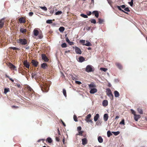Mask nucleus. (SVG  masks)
I'll return each mask as SVG.
<instances>
[{"label": "nucleus", "mask_w": 147, "mask_h": 147, "mask_svg": "<svg viewBox=\"0 0 147 147\" xmlns=\"http://www.w3.org/2000/svg\"><path fill=\"white\" fill-rule=\"evenodd\" d=\"M85 120L86 121V122H90V123H92V121L91 120H89V119H86Z\"/></svg>", "instance_id": "54"}, {"label": "nucleus", "mask_w": 147, "mask_h": 147, "mask_svg": "<svg viewBox=\"0 0 147 147\" xmlns=\"http://www.w3.org/2000/svg\"><path fill=\"white\" fill-rule=\"evenodd\" d=\"M46 141L49 143H51L52 142L51 138L50 137H48Z\"/></svg>", "instance_id": "25"}, {"label": "nucleus", "mask_w": 147, "mask_h": 147, "mask_svg": "<svg viewBox=\"0 0 147 147\" xmlns=\"http://www.w3.org/2000/svg\"><path fill=\"white\" fill-rule=\"evenodd\" d=\"M82 127L80 126H79L77 127V130L78 131H81Z\"/></svg>", "instance_id": "53"}, {"label": "nucleus", "mask_w": 147, "mask_h": 147, "mask_svg": "<svg viewBox=\"0 0 147 147\" xmlns=\"http://www.w3.org/2000/svg\"><path fill=\"white\" fill-rule=\"evenodd\" d=\"M131 110L132 112V113L134 115L135 114H135V112L134 110H133V109H131Z\"/></svg>", "instance_id": "60"}, {"label": "nucleus", "mask_w": 147, "mask_h": 147, "mask_svg": "<svg viewBox=\"0 0 147 147\" xmlns=\"http://www.w3.org/2000/svg\"><path fill=\"white\" fill-rule=\"evenodd\" d=\"M91 115L90 114H89L86 117V119H89L91 117Z\"/></svg>", "instance_id": "43"}, {"label": "nucleus", "mask_w": 147, "mask_h": 147, "mask_svg": "<svg viewBox=\"0 0 147 147\" xmlns=\"http://www.w3.org/2000/svg\"><path fill=\"white\" fill-rule=\"evenodd\" d=\"M90 21L91 22V23H93L94 24H95L96 22V20L94 19H91Z\"/></svg>", "instance_id": "38"}, {"label": "nucleus", "mask_w": 147, "mask_h": 147, "mask_svg": "<svg viewBox=\"0 0 147 147\" xmlns=\"http://www.w3.org/2000/svg\"><path fill=\"white\" fill-rule=\"evenodd\" d=\"M78 132V134L80 136H82V134L83 132V131H81Z\"/></svg>", "instance_id": "47"}, {"label": "nucleus", "mask_w": 147, "mask_h": 147, "mask_svg": "<svg viewBox=\"0 0 147 147\" xmlns=\"http://www.w3.org/2000/svg\"><path fill=\"white\" fill-rule=\"evenodd\" d=\"M65 30V28L62 26L60 27L59 28V31L61 32H63Z\"/></svg>", "instance_id": "26"}, {"label": "nucleus", "mask_w": 147, "mask_h": 147, "mask_svg": "<svg viewBox=\"0 0 147 147\" xmlns=\"http://www.w3.org/2000/svg\"><path fill=\"white\" fill-rule=\"evenodd\" d=\"M62 13V12L61 11H59L55 13V15H60Z\"/></svg>", "instance_id": "45"}, {"label": "nucleus", "mask_w": 147, "mask_h": 147, "mask_svg": "<svg viewBox=\"0 0 147 147\" xmlns=\"http://www.w3.org/2000/svg\"><path fill=\"white\" fill-rule=\"evenodd\" d=\"M41 9L46 11L47 10V8L45 6L40 7Z\"/></svg>", "instance_id": "36"}, {"label": "nucleus", "mask_w": 147, "mask_h": 147, "mask_svg": "<svg viewBox=\"0 0 147 147\" xmlns=\"http://www.w3.org/2000/svg\"><path fill=\"white\" fill-rule=\"evenodd\" d=\"M33 33L34 35L35 36H37L39 34L38 31L36 29H34L33 31Z\"/></svg>", "instance_id": "21"}, {"label": "nucleus", "mask_w": 147, "mask_h": 147, "mask_svg": "<svg viewBox=\"0 0 147 147\" xmlns=\"http://www.w3.org/2000/svg\"><path fill=\"white\" fill-rule=\"evenodd\" d=\"M123 9H124L125 8V5H123L120 6Z\"/></svg>", "instance_id": "61"}, {"label": "nucleus", "mask_w": 147, "mask_h": 147, "mask_svg": "<svg viewBox=\"0 0 147 147\" xmlns=\"http://www.w3.org/2000/svg\"><path fill=\"white\" fill-rule=\"evenodd\" d=\"M8 66L12 70H17L16 67L12 63H9V64Z\"/></svg>", "instance_id": "4"}, {"label": "nucleus", "mask_w": 147, "mask_h": 147, "mask_svg": "<svg viewBox=\"0 0 147 147\" xmlns=\"http://www.w3.org/2000/svg\"><path fill=\"white\" fill-rule=\"evenodd\" d=\"M73 118L74 120L76 122L78 121V120L77 119V116L75 115H74Z\"/></svg>", "instance_id": "46"}, {"label": "nucleus", "mask_w": 147, "mask_h": 147, "mask_svg": "<svg viewBox=\"0 0 147 147\" xmlns=\"http://www.w3.org/2000/svg\"><path fill=\"white\" fill-rule=\"evenodd\" d=\"M66 42L68 43L70 45H72L74 44V42L70 41L67 37L66 38Z\"/></svg>", "instance_id": "12"}, {"label": "nucleus", "mask_w": 147, "mask_h": 147, "mask_svg": "<svg viewBox=\"0 0 147 147\" xmlns=\"http://www.w3.org/2000/svg\"><path fill=\"white\" fill-rule=\"evenodd\" d=\"M61 46L62 48H65L67 47V45L65 43H64L61 44Z\"/></svg>", "instance_id": "40"}, {"label": "nucleus", "mask_w": 147, "mask_h": 147, "mask_svg": "<svg viewBox=\"0 0 147 147\" xmlns=\"http://www.w3.org/2000/svg\"><path fill=\"white\" fill-rule=\"evenodd\" d=\"M134 116V119L136 121H138V119L140 117V116L139 115H137L135 114Z\"/></svg>", "instance_id": "8"}, {"label": "nucleus", "mask_w": 147, "mask_h": 147, "mask_svg": "<svg viewBox=\"0 0 147 147\" xmlns=\"http://www.w3.org/2000/svg\"><path fill=\"white\" fill-rule=\"evenodd\" d=\"M82 140L83 145H85L87 144L88 141L86 138H84L82 139Z\"/></svg>", "instance_id": "6"}, {"label": "nucleus", "mask_w": 147, "mask_h": 147, "mask_svg": "<svg viewBox=\"0 0 147 147\" xmlns=\"http://www.w3.org/2000/svg\"><path fill=\"white\" fill-rule=\"evenodd\" d=\"M97 90L96 88H91L90 90V92L91 94H94L97 91Z\"/></svg>", "instance_id": "7"}, {"label": "nucleus", "mask_w": 147, "mask_h": 147, "mask_svg": "<svg viewBox=\"0 0 147 147\" xmlns=\"http://www.w3.org/2000/svg\"><path fill=\"white\" fill-rule=\"evenodd\" d=\"M120 124L125 125L124 120L123 119L119 123Z\"/></svg>", "instance_id": "50"}, {"label": "nucleus", "mask_w": 147, "mask_h": 147, "mask_svg": "<svg viewBox=\"0 0 147 147\" xmlns=\"http://www.w3.org/2000/svg\"><path fill=\"white\" fill-rule=\"evenodd\" d=\"M89 87L90 88H93L94 87V85L93 84H90L89 85Z\"/></svg>", "instance_id": "52"}, {"label": "nucleus", "mask_w": 147, "mask_h": 147, "mask_svg": "<svg viewBox=\"0 0 147 147\" xmlns=\"http://www.w3.org/2000/svg\"><path fill=\"white\" fill-rule=\"evenodd\" d=\"M3 18L2 19L0 20V28H2L4 24Z\"/></svg>", "instance_id": "16"}, {"label": "nucleus", "mask_w": 147, "mask_h": 147, "mask_svg": "<svg viewBox=\"0 0 147 147\" xmlns=\"http://www.w3.org/2000/svg\"><path fill=\"white\" fill-rule=\"evenodd\" d=\"M128 3L131 6H132L133 4V0H131V1L129 2Z\"/></svg>", "instance_id": "48"}, {"label": "nucleus", "mask_w": 147, "mask_h": 147, "mask_svg": "<svg viewBox=\"0 0 147 147\" xmlns=\"http://www.w3.org/2000/svg\"><path fill=\"white\" fill-rule=\"evenodd\" d=\"M112 132L113 133L115 136H117L120 133V132L119 131H117L116 132L112 131Z\"/></svg>", "instance_id": "35"}, {"label": "nucleus", "mask_w": 147, "mask_h": 147, "mask_svg": "<svg viewBox=\"0 0 147 147\" xmlns=\"http://www.w3.org/2000/svg\"><path fill=\"white\" fill-rule=\"evenodd\" d=\"M86 71L88 72L93 71V67L91 65H88L86 68Z\"/></svg>", "instance_id": "1"}, {"label": "nucleus", "mask_w": 147, "mask_h": 147, "mask_svg": "<svg viewBox=\"0 0 147 147\" xmlns=\"http://www.w3.org/2000/svg\"><path fill=\"white\" fill-rule=\"evenodd\" d=\"M110 98L111 100H112L113 99V96L112 93L111 94H110L108 95Z\"/></svg>", "instance_id": "37"}, {"label": "nucleus", "mask_w": 147, "mask_h": 147, "mask_svg": "<svg viewBox=\"0 0 147 147\" xmlns=\"http://www.w3.org/2000/svg\"><path fill=\"white\" fill-rule=\"evenodd\" d=\"M32 65L35 67H36L38 64V62L34 60H32Z\"/></svg>", "instance_id": "11"}, {"label": "nucleus", "mask_w": 147, "mask_h": 147, "mask_svg": "<svg viewBox=\"0 0 147 147\" xmlns=\"http://www.w3.org/2000/svg\"><path fill=\"white\" fill-rule=\"evenodd\" d=\"M75 82L76 84H78L79 85L81 84V82H80L78 81H75Z\"/></svg>", "instance_id": "58"}, {"label": "nucleus", "mask_w": 147, "mask_h": 147, "mask_svg": "<svg viewBox=\"0 0 147 147\" xmlns=\"http://www.w3.org/2000/svg\"><path fill=\"white\" fill-rule=\"evenodd\" d=\"M19 20L20 23H24L26 22L25 20H24L23 18H20L19 19Z\"/></svg>", "instance_id": "27"}, {"label": "nucleus", "mask_w": 147, "mask_h": 147, "mask_svg": "<svg viewBox=\"0 0 147 147\" xmlns=\"http://www.w3.org/2000/svg\"><path fill=\"white\" fill-rule=\"evenodd\" d=\"M108 102L107 100H104L102 102V104L103 106L106 107L108 105Z\"/></svg>", "instance_id": "9"}, {"label": "nucleus", "mask_w": 147, "mask_h": 147, "mask_svg": "<svg viewBox=\"0 0 147 147\" xmlns=\"http://www.w3.org/2000/svg\"><path fill=\"white\" fill-rule=\"evenodd\" d=\"M9 91V89L8 88H5L4 90V93L6 94L7 92Z\"/></svg>", "instance_id": "31"}, {"label": "nucleus", "mask_w": 147, "mask_h": 147, "mask_svg": "<svg viewBox=\"0 0 147 147\" xmlns=\"http://www.w3.org/2000/svg\"><path fill=\"white\" fill-rule=\"evenodd\" d=\"M27 89L30 92H32L33 91V89L30 86H28L27 87Z\"/></svg>", "instance_id": "49"}, {"label": "nucleus", "mask_w": 147, "mask_h": 147, "mask_svg": "<svg viewBox=\"0 0 147 147\" xmlns=\"http://www.w3.org/2000/svg\"><path fill=\"white\" fill-rule=\"evenodd\" d=\"M32 78L36 79L37 78L36 74L35 73H32Z\"/></svg>", "instance_id": "28"}, {"label": "nucleus", "mask_w": 147, "mask_h": 147, "mask_svg": "<svg viewBox=\"0 0 147 147\" xmlns=\"http://www.w3.org/2000/svg\"><path fill=\"white\" fill-rule=\"evenodd\" d=\"M108 115L107 113L105 114L104 115L103 119L105 121H107L108 119Z\"/></svg>", "instance_id": "10"}, {"label": "nucleus", "mask_w": 147, "mask_h": 147, "mask_svg": "<svg viewBox=\"0 0 147 147\" xmlns=\"http://www.w3.org/2000/svg\"><path fill=\"white\" fill-rule=\"evenodd\" d=\"M98 23L99 24H101L103 22V20L101 19L100 18H99L98 19Z\"/></svg>", "instance_id": "44"}, {"label": "nucleus", "mask_w": 147, "mask_h": 147, "mask_svg": "<svg viewBox=\"0 0 147 147\" xmlns=\"http://www.w3.org/2000/svg\"><path fill=\"white\" fill-rule=\"evenodd\" d=\"M93 14H94L95 16L97 18L99 16V13L97 11H94L92 12Z\"/></svg>", "instance_id": "13"}, {"label": "nucleus", "mask_w": 147, "mask_h": 147, "mask_svg": "<svg viewBox=\"0 0 147 147\" xmlns=\"http://www.w3.org/2000/svg\"><path fill=\"white\" fill-rule=\"evenodd\" d=\"M86 43L85 44H83V45H85L88 47L91 46H92V44L91 43L89 42L87 40L86 41Z\"/></svg>", "instance_id": "20"}, {"label": "nucleus", "mask_w": 147, "mask_h": 147, "mask_svg": "<svg viewBox=\"0 0 147 147\" xmlns=\"http://www.w3.org/2000/svg\"><path fill=\"white\" fill-rule=\"evenodd\" d=\"M43 37V36L42 34H39L38 36V37L40 39H41Z\"/></svg>", "instance_id": "56"}, {"label": "nucleus", "mask_w": 147, "mask_h": 147, "mask_svg": "<svg viewBox=\"0 0 147 147\" xmlns=\"http://www.w3.org/2000/svg\"><path fill=\"white\" fill-rule=\"evenodd\" d=\"M9 79L10 80H11L12 82H14L13 80L11 78L9 77Z\"/></svg>", "instance_id": "64"}, {"label": "nucleus", "mask_w": 147, "mask_h": 147, "mask_svg": "<svg viewBox=\"0 0 147 147\" xmlns=\"http://www.w3.org/2000/svg\"><path fill=\"white\" fill-rule=\"evenodd\" d=\"M33 14V13L32 12H30L29 13V15L30 16H32Z\"/></svg>", "instance_id": "59"}, {"label": "nucleus", "mask_w": 147, "mask_h": 147, "mask_svg": "<svg viewBox=\"0 0 147 147\" xmlns=\"http://www.w3.org/2000/svg\"><path fill=\"white\" fill-rule=\"evenodd\" d=\"M42 59L44 60L45 62H47L48 61V59L46 55L44 54H42Z\"/></svg>", "instance_id": "5"}, {"label": "nucleus", "mask_w": 147, "mask_h": 147, "mask_svg": "<svg viewBox=\"0 0 147 147\" xmlns=\"http://www.w3.org/2000/svg\"><path fill=\"white\" fill-rule=\"evenodd\" d=\"M98 142L100 143H102L103 141V139L101 136H99L98 137Z\"/></svg>", "instance_id": "15"}, {"label": "nucleus", "mask_w": 147, "mask_h": 147, "mask_svg": "<svg viewBox=\"0 0 147 147\" xmlns=\"http://www.w3.org/2000/svg\"><path fill=\"white\" fill-rule=\"evenodd\" d=\"M115 65L119 69H122V66L119 63H115Z\"/></svg>", "instance_id": "23"}, {"label": "nucleus", "mask_w": 147, "mask_h": 147, "mask_svg": "<svg viewBox=\"0 0 147 147\" xmlns=\"http://www.w3.org/2000/svg\"><path fill=\"white\" fill-rule=\"evenodd\" d=\"M106 93L107 94V95H108L112 93L111 90L109 88H107L106 89Z\"/></svg>", "instance_id": "17"}, {"label": "nucleus", "mask_w": 147, "mask_h": 147, "mask_svg": "<svg viewBox=\"0 0 147 147\" xmlns=\"http://www.w3.org/2000/svg\"><path fill=\"white\" fill-rule=\"evenodd\" d=\"M117 8H118V9L119 10H120V11H123V12H125V13H127H127H127V12H125L123 10H122V9H121V6H117Z\"/></svg>", "instance_id": "33"}, {"label": "nucleus", "mask_w": 147, "mask_h": 147, "mask_svg": "<svg viewBox=\"0 0 147 147\" xmlns=\"http://www.w3.org/2000/svg\"><path fill=\"white\" fill-rule=\"evenodd\" d=\"M85 60V59L83 57L80 56L79 58V61L80 62H82Z\"/></svg>", "instance_id": "22"}, {"label": "nucleus", "mask_w": 147, "mask_h": 147, "mask_svg": "<svg viewBox=\"0 0 147 147\" xmlns=\"http://www.w3.org/2000/svg\"><path fill=\"white\" fill-rule=\"evenodd\" d=\"M56 140L57 142H59V139L57 137H56Z\"/></svg>", "instance_id": "63"}, {"label": "nucleus", "mask_w": 147, "mask_h": 147, "mask_svg": "<svg viewBox=\"0 0 147 147\" xmlns=\"http://www.w3.org/2000/svg\"><path fill=\"white\" fill-rule=\"evenodd\" d=\"M137 110L139 112V113H140V114H143V112L142 111V109L140 108H138L137 109Z\"/></svg>", "instance_id": "24"}, {"label": "nucleus", "mask_w": 147, "mask_h": 147, "mask_svg": "<svg viewBox=\"0 0 147 147\" xmlns=\"http://www.w3.org/2000/svg\"><path fill=\"white\" fill-rule=\"evenodd\" d=\"M18 42L22 45H26L27 43V40L25 38L20 39H19Z\"/></svg>", "instance_id": "2"}, {"label": "nucleus", "mask_w": 147, "mask_h": 147, "mask_svg": "<svg viewBox=\"0 0 147 147\" xmlns=\"http://www.w3.org/2000/svg\"><path fill=\"white\" fill-rule=\"evenodd\" d=\"M24 64L25 67L27 68H29V65L27 61H24Z\"/></svg>", "instance_id": "14"}, {"label": "nucleus", "mask_w": 147, "mask_h": 147, "mask_svg": "<svg viewBox=\"0 0 147 147\" xmlns=\"http://www.w3.org/2000/svg\"><path fill=\"white\" fill-rule=\"evenodd\" d=\"M11 48L13 50H17L18 49L17 48H16V47H11Z\"/></svg>", "instance_id": "62"}, {"label": "nucleus", "mask_w": 147, "mask_h": 147, "mask_svg": "<svg viewBox=\"0 0 147 147\" xmlns=\"http://www.w3.org/2000/svg\"><path fill=\"white\" fill-rule=\"evenodd\" d=\"M63 94L66 97V91L65 89H63Z\"/></svg>", "instance_id": "41"}, {"label": "nucleus", "mask_w": 147, "mask_h": 147, "mask_svg": "<svg viewBox=\"0 0 147 147\" xmlns=\"http://www.w3.org/2000/svg\"><path fill=\"white\" fill-rule=\"evenodd\" d=\"M80 16L81 17H82L84 18H88V16L87 15L84 14L83 13L81 14Z\"/></svg>", "instance_id": "32"}, {"label": "nucleus", "mask_w": 147, "mask_h": 147, "mask_svg": "<svg viewBox=\"0 0 147 147\" xmlns=\"http://www.w3.org/2000/svg\"><path fill=\"white\" fill-rule=\"evenodd\" d=\"M115 96L116 97H118L119 96V92L117 91H114Z\"/></svg>", "instance_id": "19"}, {"label": "nucleus", "mask_w": 147, "mask_h": 147, "mask_svg": "<svg viewBox=\"0 0 147 147\" xmlns=\"http://www.w3.org/2000/svg\"><path fill=\"white\" fill-rule=\"evenodd\" d=\"M73 48L75 49V51L77 54H81L82 51L79 48L77 47H74Z\"/></svg>", "instance_id": "3"}, {"label": "nucleus", "mask_w": 147, "mask_h": 147, "mask_svg": "<svg viewBox=\"0 0 147 147\" xmlns=\"http://www.w3.org/2000/svg\"><path fill=\"white\" fill-rule=\"evenodd\" d=\"M46 23L47 24H50L52 23V21L51 20H49L46 21Z\"/></svg>", "instance_id": "42"}, {"label": "nucleus", "mask_w": 147, "mask_h": 147, "mask_svg": "<svg viewBox=\"0 0 147 147\" xmlns=\"http://www.w3.org/2000/svg\"><path fill=\"white\" fill-rule=\"evenodd\" d=\"M85 40H81L80 41V42L82 43L83 45V44H85Z\"/></svg>", "instance_id": "55"}, {"label": "nucleus", "mask_w": 147, "mask_h": 147, "mask_svg": "<svg viewBox=\"0 0 147 147\" xmlns=\"http://www.w3.org/2000/svg\"><path fill=\"white\" fill-rule=\"evenodd\" d=\"M100 69L101 71H102L105 72L107 71V68H105L101 67L100 68Z\"/></svg>", "instance_id": "39"}, {"label": "nucleus", "mask_w": 147, "mask_h": 147, "mask_svg": "<svg viewBox=\"0 0 147 147\" xmlns=\"http://www.w3.org/2000/svg\"><path fill=\"white\" fill-rule=\"evenodd\" d=\"M87 15L89 16L90 15L92 14V12L90 11H88L86 12Z\"/></svg>", "instance_id": "51"}, {"label": "nucleus", "mask_w": 147, "mask_h": 147, "mask_svg": "<svg viewBox=\"0 0 147 147\" xmlns=\"http://www.w3.org/2000/svg\"><path fill=\"white\" fill-rule=\"evenodd\" d=\"M112 134L110 131H108L107 132V136L108 137H110Z\"/></svg>", "instance_id": "30"}, {"label": "nucleus", "mask_w": 147, "mask_h": 147, "mask_svg": "<svg viewBox=\"0 0 147 147\" xmlns=\"http://www.w3.org/2000/svg\"><path fill=\"white\" fill-rule=\"evenodd\" d=\"M99 117V115L98 114H97L94 117V120L95 121H96L98 119Z\"/></svg>", "instance_id": "18"}, {"label": "nucleus", "mask_w": 147, "mask_h": 147, "mask_svg": "<svg viewBox=\"0 0 147 147\" xmlns=\"http://www.w3.org/2000/svg\"><path fill=\"white\" fill-rule=\"evenodd\" d=\"M47 64H46V63H43L41 65V67L43 69H45L46 68V67H47Z\"/></svg>", "instance_id": "29"}, {"label": "nucleus", "mask_w": 147, "mask_h": 147, "mask_svg": "<svg viewBox=\"0 0 147 147\" xmlns=\"http://www.w3.org/2000/svg\"><path fill=\"white\" fill-rule=\"evenodd\" d=\"M20 31L22 33H24L26 31V29H24L23 28H21L20 29Z\"/></svg>", "instance_id": "34"}, {"label": "nucleus", "mask_w": 147, "mask_h": 147, "mask_svg": "<svg viewBox=\"0 0 147 147\" xmlns=\"http://www.w3.org/2000/svg\"><path fill=\"white\" fill-rule=\"evenodd\" d=\"M124 10L126 11L129 12L130 11V10H129V8L128 7L125 8L124 9Z\"/></svg>", "instance_id": "57"}]
</instances>
